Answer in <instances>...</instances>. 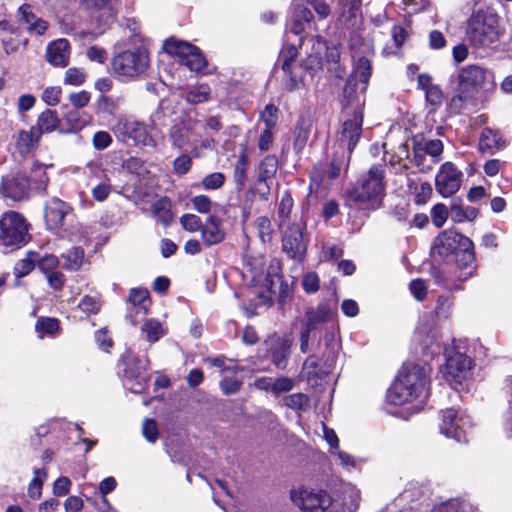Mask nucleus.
<instances>
[{
  "instance_id": "1",
  "label": "nucleus",
  "mask_w": 512,
  "mask_h": 512,
  "mask_svg": "<svg viewBox=\"0 0 512 512\" xmlns=\"http://www.w3.org/2000/svg\"><path fill=\"white\" fill-rule=\"evenodd\" d=\"M300 49L307 56L305 67L302 64L290 63L288 60L282 63V69L288 75L286 87L290 91L298 89L303 84L307 70L320 68L325 60L336 61L339 56L337 49L329 48L320 37L301 38Z\"/></svg>"
},
{
  "instance_id": "2",
  "label": "nucleus",
  "mask_w": 512,
  "mask_h": 512,
  "mask_svg": "<svg viewBox=\"0 0 512 512\" xmlns=\"http://www.w3.org/2000/svg\"><path fill=\"white\" fill-rule=\"evenodd\" d=\"M424 388V369L416 363H405L387 392V400L393 405H403L421 397Z\"/></svg>"
},
{
  "instance_id": "3",
  "label": "nucleus",
  "mask_w": 512,
  "mask_h": 512,
  "mask_svg": "<svg viewBox=\"0 0 512 512\" xmlns=\"http://www.w3.org/2000/svg\"><path fill=\"white\" fill-rule=\"evenodd\" d=\"M71 207L58 198L48 200L44 207V218L47 228L60 237H68L71 241L86 242L83 227L71 219Z\"/></svg>"
},
{
  "instance_id": "4",
  "label": "nucleus",
  "mask_w": 512,
  "mask_h": 512,
  "mask_svg": "<svg viewBox=\"0 0 512 512\" xmlns=\"http://www.w3.org/2000/svg\"><path fill=\"white\" fill-rule=\"evenodd\" d=\"M501 35L498 14L491 8H480L467 21L466 36L474 47H488Z\"/></svg>"
},
{
  "instance_id": "5",
  "label": "nucleus",
  "mask_w": 512,
  "mask_h": 512,
  "mask_svg": "<svg viewBox=\"0 0 512 512\" xmlns=\"http://www.w3.org/2000/svg\"><path fill=\"white\" fill-rule=\"evenodd\" d=\"M31 172L33 175L30 178L21 173L4 176L0 183V195L14 201H21L28 197L32 184H35L36 188H42L47 184L48 177L42 164L34 163Z\"/></svg>"
},
{
  "instance_id": "6",
  "label": "nucleus",
  "mask_w": 512,
  "mask_h": 512,
  "mask_svg": "<svg viewBox=\"0 0 512 512\" xmlns=\"http://www.w3.org/2000/svg\"><path fill=\"white\" fill-rule=\"evenodd\" d=\"M290 500L302 512H339L331 495L324 489L309 486L293 487L289 493ZM343 512V511H342Z\"/></svg>"
},
{
  "instance_id": "7",
  "label": "nucleus",
  "mask_w": 512,
  "mask_h": 512,
  "mask_svg": "<svg viewBox=\"0 0 512 512\" xmlns=\"http://www.w3.org/2000/svg\"><path fill=\"white\" fill-rule=\"evenodd\" d=\"M356 42L357 39H354L351 44L354 69L344 88V94L347 98L352 97L358 85H360V92L364 94L371 75L370 61L367 56L373 54V47L370 43H363L361 47L357 49Z\"/></svg>"
},
{
  "instance_id": "8",
  "label": "nucleus",
  "mask_w": 512,
  "mask_h": 512,
  "mask_svg": "<svg viewBox=\"0 0 512 512\" xmlns=\"http://www.w3.org/2000/svg\"><path fill=\"white\" fill-rule=\"evenodd\" d=\"M150 59L145 49L126 50L112 60V70L122 81L137 79L149 67Z\"/></svg>"
},
{
  "instance_id": "9",
  "label": "nucleus",
  "mask_w": 512,
  "mask_h": 512,
  "mask_svg": "<svg viewBox=\"0 0 512 512\" xmlns=\"http://www.w3.org/2000/svg\"><path fill=\"white\" fill-rule=\"evenodd\" d=\"M29 223L16 211H7L0 217V243L6 247L19 248L29 239Z\"/></svg>"
},
{
  "instance_id": "10",
  "label": "nucleus",
  "mask_w": 512,
  "mask_h": 512,
  "mask_svg": "<svg viewBox=\"0 0 512 512\" xmlns=\"http://www.w3.org/2000/svg\"><path fill=\"white\" fill-rule=\"evenodd\" d=\"M384 188L383 169L381 166H374L351 189L349 198L361 204L377 201L383 194Z\"/></svg>"
},
{
  "instance_id": "11",
  "label": "nucleus",
  "mask_w": 512,
  "mask_h": 512,
  "mask_svg": "<svg viewBox=\"0 0 512 512\" xmlns=\"http://www.w3.org/2000/svg\"><path fill=\"white\" fill-rule=\"evenodd\" d=\"M154 123L144 124L132 118H121L114 127L115 133L123 138V140H132L135 144L142 146H155L152 136Z\"/></svg>"
},
{
  "instance_id": "12",
  "label": "nucleus",
  "mask_w": 512,
  "mask_h": 512,
  "mask_svg": "<svg viewBox=\"0 0 512 512\" xmlns=\"http://www.w3.org/2000/svg\"><path fill=\"white\" fill-rule=\"evenodd\" d=\"M163 49L167 54L179 57L180 62L191 71L199 72L206 66L200 50L187 42L170 39L165 41Z\"/></svg>"
},
{
  "instance_id": "13",
  "label": "nucleus",
  "mask_w": 512,
  "mask_h": 512,
  "mask_svg": "<svg viewBox=\"0 0 512 512\" xmlns=\"http://www.w3.org/2000/svg\"><path fill=\"white\" fill-rule=\"evenodd\" d=\"M305 224L301 221L293 223L284 232L282 239L283 251L292 259L302 261L307 251L304 239Z\"/></svg>"
},
{
  "instance_id": "14",
  "label": "nucleus",
  "mask_w": 512,
  "mask_h": 512,
  "mask_svg": "<svg viewBox=\"0 0 512 512\" xmlns=\"http://www.w3.org/2000/svg\"><path fill=\"white\" fill-rule=\"evenodd\" d=\"M197 123L194 121L182 122L171 127L169 140L171 144L178 149H190V153L194 157L199 156L196 146L199 134L196 132Z\"/></svg>"
},
{
  "instance_id": "15",
  "label": "nucleus",
  "mask_w": 512,
  "mask_h": 512,
  "mask_svg": "<svg viewBox=\"0 0 512 512\" xmlns=\"http://www.w3.org/2000/svg\"><path fill=\"white\" fill-rule=\"evenodd\" d=\"M150 306L149 291L145 288H132L127 299L126 318L131 324L136 325L149 313Z\"/></svg>"
},
{
  "instance_id": "16",
  "label": "nucleus",
  "mask_w": 512,
  "mask_h": 512,
  "mask_svg": "<svg viewBox=\"0 0 512 512\" xmlns=\"http://www.w3.org/2000/svg\"><path fill=\"white\" fill-rule=\"evenodd\" d=\"M450 242V254L453 253L455 262L460 268L468 267L474 260V251L472 241L462 235L455 233Z\"/></svg>"
},
{
  "instance_id": "17",
  "label": "nucleus",
  "mask_w": 512,
  "mask_h": 512,
  "mask_svg": "<svg viewBox=\"0 0 512 512\" xmlns=\"http://www.w3.org/2000/svg\"><path fill=\"white\" fill-rule=\"evenodd\" d=\"M293 339L291 336H271L266 340V346L272 359V362L277 368H284L285 361L290 353Z\"/></svg>"
},
{
  "instance_id": "18",
  "label": "nucleus",
  "mask_w": 512,
  "mask_h": 512,
  "mask_svg": "<svg viewBox=\"0 0 512 512\" xmlns=\"http://www.w3.org/2000/svg\"><path fill=\"white\" fill-rule=\"evenodd\" d=\"M363 114L356 112L351 119L343 123L339 138L341 145H346L349 153L356 147L362 132Z\"/></svg>"
},
{
  "instance_id": "19",
  "label": "nucleus",
  "mask_w": 512,
  "mask_h": 512,
  "mask_svg": "<svg viewBox=\"0 0 512 512\" xmlns=\"http://www.w3.org/2000/svg\"><path fill=\"white\" fill-rule=\"evenodd\" d=\"M70 44L66 39H57L48 44L46 60L53 66L65 67L69 63Z\"/></svg>"
},
{
  "instance_id": "20",
  "label": "nucleus",
  "mask_w": 512,
  "mask_h": 512,
  "mask_svg": "<svg viewBox=\"0 0 512 512\" xmlns=\"http://www.w3.org/2000/svg\"><path fill=\"white\" fill-rule=\"evenodd\" d=\"M225 235L222 220L215 215L208 216L201 229L203 243L207 246L217 245L225 239Z\"/></svg>"
},
{
  "instance_id": "21",
  "label": "nucleus",
  "mask_w": 512,
  "mask_h": 512,
  "mask_svg": "<svg viewBox=\"0 0 512 512\" xmlns=\"http://www.w3.org/2000/svg\"><path fill=\"white\" fill-rule=\"evenodd\" d=\"M485 77V70L479 66L471 65L462 69L459 75V88L461 92L468 93L480 87L485 81Z\"/></svg>"
},
{
  "instance_id": "22",
  "label": "nucleus",
  "mask_w": 512,
  "mask_h": 512,
  "mask_svg": "<svg viewBox=\"0 0 512 512\" xmlns=\"http://www.w3.org/2000/svg\"><path fill=\"white\" fill-rule=\"evenodd\" d=\"M18 22L25 25L30 34L43 35L48 29V23L37 17L29 5H22L17 13Z\"/></svg>"
},
{
  "instance_id": "23",
  "label": "nucleus",
  "mask_w": 512,
  "mask_h": 512,
  "mask_svg": "<svg viewBox=\"0 0 512 512\" xmlns=\"http://www.w3.org/2000/svg\"><path fill=\"white\" fill-rule=\"evenodd\" d=\"M471 366V359L464 353L455 351L450 354V377L456 383L461 384L469 378Z\"/></svg>"
},
{
  "instance_id": "24",
  "label": "nucleus",
  "mask_w": 512,
  "mask_h": 512,
  "mask_svg": "<svg viewBox=\"0 0 512 512\" xmlns=\"http://www.w3.org/2000/svg\"><path fill=\"white\" fill-rule=\"evenodd\" d=\"M142 320L140 332L150 344L156 343L166 334V328L159 320L154 318H144Z\"/></svg>"
},
{
  "instance_id": "25",
  "label": "nucleus",
  "mask_w": 512,
  "mask_h": 512,
  "mask_svg": "<svg viewBox=\"0 0 512 512\" xmlns=\"http://www.w3.org/2000/svg\"><path fill=\"white\" fill-rule=\"evenodd\" d=\"M40 139L39 131L31 127L30 130H21L15 137V146L21 154H26L36 148Z\"/></svg>"
},
{
  "instance_id": "26",
  "label": "nucleus",
  "mask_w": 512,
  "mask_h": 512,
  "mask_svg": "<svg viewBox=\"0 0 512 512\" xmlns=\"http://www.w3.org/2000/svg\"><path fill=\"white\" fill-rule=\"evenodd\" d=\"M2 45L6 54H11L18 51L21 47L25 48L28 44V39L21 37L18 29L11 25L10 29L3 31Z\"/></svg>"
},
{
  "instance_id": "27",
  "label": "nucleus",
  "mask_w": 512,
  "mask_h": 512,
  "mask_svg": "<svg viewBox=\"0 0 512 512\" xmlns=\"http://www.w3.org/2000/svg\"><path fill=\"white\" fill-rule=\"evenodd\" d=\"M331 316V310L325 305L311 308L306 313V322L303 328L312 332L319 324L327 322Z\"/></svg>"
},
{
  "instance_id": "28",
  "label": "nucleus",
  "mask_w": 512,
  "mask_h": 512,
  "mask_svg": "<svg viewBox=\"0 0 512 512\" xmlns=\"http://www.w3.org/2000/svg\"><path fill=\"white\" fill-rule=\"evenodd\" d=\"M430 256L434 264H446L448 256V234L442 231L434 240L431 247Z\"/></svg>"
},
{
  "instance_id": "29",
  "label": "nucleus",
  "mask_w": 512,
  "mask_h": 512,
  "mask_svg": "<svg viewBox=\"0 0 512 512\" xmlns=\"http://www.w3.org/2000/svg\"><path fill=\"white\" fill-rule=\"evenodd\" d=\"M63 267L69 271H78L85 263V253L81 247H72L61 254Z\"/></svg>"
},
{
  "instance_id": "30",
  "label": "nucleus",
  "mask_w": 512,
  "mask_h": 512,
  "mask_svg": "<svg viewBox=\"0 0 512 512\" xmlns=\"http://www.w3.org/2000/svg\"><path fill=\"white\" fill-rule=\"evenodd\" d=\"M361 0H345L341 2L338 21L341 24L352 23L360 14Z\"/></svg>"
},
{
  "instance_id": "31",
  "label": "nucleus",
  "mask_w": 512,
  "mask_h": 512,
  "mask_svg": "<svg viewBox=\"0 0 512 512\" xmlns=\"http://www.w3.org/2000/svg\"><path fill=\"white\" fill-rule=\"evenodd\" d=\"M59 126V119L55 111L45 110L40 114L37 120V125L33 126L34 129L39 131V136L43 133H50L56 130Z\"/></svg>"
},
{
  "instance_id": "32",
  "label": "nucleus",
  "mask_w": 512,
  "mask_h": 512,
  "mask_svg": "<svg viewBox=\"0 0 512 512\" xmlns=\"http://www.w3.org/2000/svg\"><path fill=\"white\" fill-rule=\"evenodd\" d=\"M153 216L164 225H168L172 221L171 201L167 197L159 198L154 202Z\"/></svg>"
},
{
  "instance_id": "33",
  "label": "nucleus",
  "mask_w": 512,
  "mask_h": 512,
  "mask_svg": "<svg viewBox=\"0 0 512 512\" xmlns=\"http://www.w3.org/2000/svg\"><path fill=\"white\" fill-rule=\"evenodd\" d=\"M35 330L40 338L54 336L59 330V322L55 318L40 317L35 324Z\"/></svg>"
},
{
  "instance_id": "34",
  "label": "nucleus",
  "mask_w": 512,
  "mask_h": 512,
  "mask_svg": "<svg viewBox=\"0 0 512 512\" xmlns=\"http://www.w3.org/2000/svg\"><path fill=\"white\" fill-rule=\"evenodd\" d=\"M125 368V375L127 378H142L146 371V364H141L138 359L128 353L123 357Z\"/></svg>"
},
{
  "instance_id": "35",
  "label": "nucleus",
  "mask_w": 512,
  "mask_h": 512,
  "mask_svg": "<svg viewBox=\"0 0 512 512\" xmlns=\"http://www.w3.org/2000/svg\"><path fill=\"white\" fill-rule=\"evenodd\" d=\"M330 455L334 459V462L343 467L346 470H351L358 467L360 463L359 459H356L353 455L337 448L336 450H330Z\"/></svg>"
},
{
  "instance_id": "36",
  "label": "nucleus",
  "mask_w": 512,
  "mask_h": 512,
  "mask_svg": "<svg viewBox=\"0 0 512 512\" xmlns=\"http://www.w3.org/2000/svg\"><path fill=\"white\" fill-rule=\"evenodd\" d=\"M478 214V210L474 207H462L453 205L450 207V218L455 222L473 221Z\"/></svg>"
},
{
  "instance_id": "37",
  "label": "nucleus",
  "mask_w": 512,
  "mask_h": 512,
  "mask_svg": "<svg viewBox=\"0 0 512 512\" xmlns=\"http://www.w3.org/2000/svg\"><path fill=\"white\" fill-rule=\"evenodd\" d=\"M211 89L207 84H200L190 89L186 95V101L190 104H200L209 100Z\"/></svg>"
},
{
  "instance_id": "38",
  "label": "nucleus",
  "mask_w": 512,
  "mask_h": 512,
  "mask_svg": "<svg viewBox=\"0 0 512 512\" xmlns=\"http://www.w3.org/2000/svg\"><path fill=\"white\" fill-rule=\"evenodd\" d=\"M313 15L311 11L307 8H301L298 10L297 14L293 19V23L291 25L290 31L294 35H299L305 29V25L309 24Z\"/></svg>"
},
{
  "instance_id": "39",
  "label": "nucleus",
  "mask_w": 512,
  "mask_h": 512,
  "mask_svg": "<svg viewBox=\"0 0 512 512\" xmlns=\"http://www.w3.org/2000/svg\"><path fill=\"white\" fill-rule=\"evenodd\" d=\"M205 362L210 363L212 366H215L220 369L223 374H235L239 371V367L232 359H228L224 356H219L215 358H207Z\"/></svg>"
},
{
  "instance_id": "40",
  "label": "nucleus",
  "mask_w": 512,
  "mask_h": 512,
  "mask_svg": "<svg viewBox=\"0 0 512 512\" xmlns=\"http://www.w3.org/2000/svg\"><path fill=\"white\" fill-rule=\"evenodd\" d=\"M278 167V162L276 157L274 156H267L259 166V175L258 179L259 181H266L270 178H272Z\"/></svg>"
},
{
  "instance_id": "41",
  "label": "nucleus",
  "mask_w": 512,
  "mask_h": 512,
  "mask_svg": "<svg viewBox=\"0 0 512 512\" xmlns=\"http://www.w3.org/2000/svg\"><path fill=\"white\" fill-rule=\"evenodd\" d=\"M47 477L45 469H37L34 471V477L28 487V494L33 499H38L41 496L42 485Z\"/></svg>"
},
{
  "instance_id": "42",
  "label": "nucleus",
  "mask_w": 512,
  "mask_h": 512,
  "mask_svg": "<svg viewBox=\"0 0 512 512\" xmlns=\"http://www.w3.org/2000/svg\"><path fill=\"white\" fill-rule=\"evenodd\" d=\"M36 253H29L28 256L18 261L14 267V275L17 278L28 275L35 267Z\"/></svg>"
},
{
  "instance_id": "43",
  "label": "nucleus",
  "mask_w": 512,
  "mask_h": 512,
  "mask_svg": "<svg viewBox=\"0 0 512 512\" xmlns=\"http://www.w3.org/2000/svg\"><path fill=\"white\" fill-rule=\"evenodd\" d=\"M36 262L40 271L45 275L57 271L60 264L58 257L52 254H46L40 258L36 256Z\"/></svg>"
},
{
  "instance_id": "44",
  "label": "nucleus",
  "mask_w": 512,
  "mask_h": 512,
  "mask_svg": "<svg viewBox=\"0 0 512 512\" xmlns=\"http://www.w3.org/2000/svg\"><path fill=\"white\" fill-rule=\"evenodd\" d=\"M85 80V72L82 69L72 67L66 70L63 82L66 85L80 86Z\"/></svg>"
},
{
  "instance_id": "45",
  "label": "nucleus",
  "mask_w": 512,
  "mask_h": 512,
  "mask_svg": "<svg viewBox=\"0 0 512 512\" xmlns=\"http://www.w3.org/2000/svg\"><path fill=\"white\" fill-rule=\"evenodd\" d=\"M225 182L224 174L220 172L211 173L206 175L202 182L201 186L204 190H216L223 186Z\"/></svg>"
},
{
  "instance_id": "46",
  "label": "nucleus",
  "mask_w": 512,
  "mask_h": 512,
  "mask_svg": "<svg viewBox=\"0 0 512 512\" xmlns=\"http://www.w3.org/2000/svg\"><path fill=\"white\" fill-rule=\"evenodd\" d=\"M295 133V148L301 150L305 146L310 134L309 126L305 120L302 119L298 122Z\"/></svg>"
},
{
  "instance_id": "47",
  "label": "nucleus",
  "mask_w": 512,
  "mask_h": 512,
  "mask_svg": "<svg viewBox=\"0 0 512 512\" xmlns=\"http://www.w3.org/2000/svg\"><path fill=\"white\" fill-rule=\"evenodd\" d=\"M255 225L261 241L263 243L269 242L272 234L271 221L267 217L261 216L256 219Z\"/></svg>"
},
{
  "instance_id": "48",
  "label": "nucleus",
  "mask_w": 512,
  "mask_h": 512,
  "mask_svg": "<svg viewBox=\"0 0 512 512\" xmlns=\"http://www.w3.org/2000/svg\"><path fill=\"white\" fill-rule=\"evenodd\" d=\"M81 311L86 314H96L101 307V302L96 296H84L78 304Z\"/></svg>"
},
{
  "instance_id": "49",
  "label": "nucleus",
  "mask_w": 512,
  "mask_h": 512,
  "mask_svg": "<svg viewBox=\"0 0 512 512\" xmlns=\"http://www.w3.org/2000/svg\"><path fill=\"white\" fill-rule=\"evenodd\" d=\"M284 404L293 410H303L308 405V397L302 393H295L284 398Z\"/></svg>"
},
{
  "instance_id": "50",
  "label": "nucleus",
  "mask_w": 512,
  "mask_h": 512,
  "mask_svg": "<svg viewBox=\"0 0 512 512\" xmlns=\"http://www.w3.org/2000/svg\"><path fill=\"white\" fill-rule=\"evenodd\" d=\"M111 191V184L109 178L100 181L92 188V196L98 202H103L107 199Z\"/></svg>"
},
{
  "instance_id": "51",
  "label": "nucleus",
  "mask_w": 512,
  "mask_h": 512,
  "mask_svg": "<svg viewBox=\"0 0 512 512\" xmlns=\"http://www.w3.org/2000/svg\"><path fill=\"white\" fill-rule=\"evenodd\" d=\"M448 218V210L444 204H436L431 210V219L433 224L440 228L442 227Z\"/></svg>"
},
{
  "instance_id": "52",
  "label": "nucleus",
  "mask_w": 512,
  "mask_h": 512,
  "mask_svg": "<svg viewBox=\"0 0 512 512\" xmlns=\"http://www.w3.org/2000/svg\"><path fill=\"white\" fill-rule=\"evenodd\" d=\"M84 174H86L91 180L96 179L102 181L107 179V174L105 170L101 167L98 162H89L83 169Z\"/></svg>"
},
{
  "instance_id": "53",
  "label": "nucleus",
  "mask_w": 512,
  "mask_h": 512,
  "mask_svg": "<svg viewBox=\"0 0 512 512\" xmlns=\"http://www.w3.org/2000/svg\"><path fill=\"white\" fill-rule=\"evenodd\" d=\"M182 227L190 232L201 230L203 225L201 219L195 214H185L180 218Z\"/></svg>"
},
{
  "instance_id": "54",
  "label": "nucleus",
  "mask_w": 512,
  "mask_h": 512,
  "mask_svg": "<svg viewBox=\"0 0 512 512\" xmlns=\"http://www.w3.org/2000/svg\"><path fill=\"white\" fill-rule=\"evenodd\" d=\"M62 90L59 86L47 87L42 94V100L49 106H55L59 103Z\"/></svg>"
},
{
  "instance_id": "55",
  "label": "nucleus",
  "mask_w": 512,
  "mask_h": 512,
  "mask_svg": "<svg viewBox=\"0 0 512 512\" xmlns=\"http://www.w3.org/2000/svg\"><path fill=\"white\" fill-rule=\"evenodd\" d=\"M410 292L413 295V297L418 300L422 301L425 299L427 294V284L422 279H415L410 283Z\"/></svg>"
},
{
  "instance_id": "56",
  "label": "nucleus",
  "mask_w": 512,
  "mask_h": 512,
  "mask_svg": "<svg viewBox=\"0 0 512 512\" xmlns=\"http://www.w3.org/2000/svg\"><path fill=\"white\" fill-rule=\"evenodd\" d=\"M193 208L202 214L209 213L211 210L212 202L206 195H197L191 199Z\"/></svg>"
},
{
  "instance_id": "57",
  "label": "nucleus",
  "mask_w": 512,
  "mask_h": 512,
  "mask_svg": "<svg viewBox=\"0 0 512 512\" xmlns=\"http://www.w3.org/2000/svg\"><path fill=\"white\" fill-rule=\"evenodd\" d=\"M293 386V380L288 377H280L277 379H273L272 393L275 395H279L280 393L292 390Z\"/></svg>"
},
{
  "instance_id": "58",
  "label": "nucleus",
  "mask_w": 512,
  "mask_h": 512,
  "mask_svg": "<svg viewBox=\"0 0 512 512\" xmlns=\"http://www.w3.org/2000/svg\"><path fill=\"white\" fill-rule=\"evenodd\" d=\"M277 108L273 105H267L261 114V119L265 123L266 128L272 129L277 123Z\"/></svg>"
},
{
  "instance_id": "59",
  "label": "nucleus",
  "mask_w": 512,
  "mask_h": 512,
  "mask_svg": "<svg viewBox=\"0 0 512 512\" xmlns=\"http://www.w3.org/2000/svg\"><path fill=\"white\" fill-rule=\"evenodd\" d=\"M91 95L86 90H82L69 95V101L75 108H83L90 102Z\"/></svg>"
},
{
  "instance_id": "60",
  "label": "nucleus",
  "mask_w": 512,
  "mask_h": 512,
  "mask_svg": "<svg viewBox=\"0 0 512 512\" xmlns=\"http://www.w3.org/2000/svg\"><path fill=\"white\" fill-rule=\"evenodd\" d=\"M142 433L147 441L154 443L158 438V429L155 421L145 419L142 425Z\"/></svg>"
},
{
  "instance_id": "61",
  "label": "nucleus",
  "mask_w": 512,
  "mask_h": 512,
  "mask_svg": "<svg viewBox=\"0 0 512 512\" xmlns=\"http://www.w3.org/2000/svg\"><path fill=\"white\" fill-rule=\"evenodd\" d=\"M319 277L315 272H308L304 275L302 285L307 293H314L319 289Z\"/></svg>"
},
{
  "instance_id": "62",
  "label": "nucleus",
  "mask_w": 512,
  "mask_h": 512,
  "mask_svg": "<svg viewBox=\"0 0 512 512\" xmlns=\"http://www.w3.org/2000/svg\"><path fill=\"white\" fill-rule=\"evenodd\" d=\"M240 386V381L228 375H224L223 380L220 382V387L226 395L236 393L240 389Z\"/></svg>"
},
{
  "instance_id": "63",
  "label": "nucleus",
  "mask_w": 512,
  "mask_h": 512,
  "mask_svg": "<svg viewBox=\"0 0 512 512\" xmlns=\"http://www.w3.org/2000/svg\"><path fill=\"white\" fill-rule=\"evenodd\" d=\"M191 158L188 155H180L173 162V169L179 175L186 174L191 168Z\"/></svg>"
},
{
  "instance_id": "64",
  "label": "nucleus",
  "mask_w": 512,
  "mask_h": 512,
  "mask_svg": "<svg viewBox=\"0 0 512 512\" xmlns=\"http://www.w3.org/2000/svg\"><path fill=\"white\" fill-rule=\"evenodd\" d=\"M342 254L343 251L340 247L332 244H325L322 247L321 260L330 261L338 259Z\"/></svg>"
}]
</instances>
